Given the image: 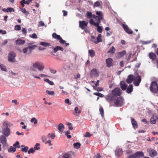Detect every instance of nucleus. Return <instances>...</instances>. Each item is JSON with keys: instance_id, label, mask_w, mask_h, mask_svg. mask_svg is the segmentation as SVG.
Instances as JSON below:
<instances>
[{"instance_id": "obj_1", "label": "nucleus", "mask_w": 158, "mask_h": 158, "mask_svg": "<svg viewBox=\"0 0 158 158\" xmlns=\"http://www.w3.org/2000/svg\"><path fill=\"white\" fill-rule=\"evenodd\" d=\"M37 69L39 71H42L44 69V66L42 62L36 61L32 64V66L30 67V70L32 72L30 73L31 76L32 77L37 79L40 80L41 79L39 76L37 72H35L36 69Z\"/></svg>"}, {"instance_id": "obj_2", "label": "nucleus", "mask_w": 158, "mask_h": 158, "mask_svg": "<svg viewBox=\"0 0 158 158\" xmlns=\"http://www.w3.org/2000/svg\"><path fill=\"white\" fill-rule=\"evenodd\" d=\"M12 125L11 123L8 121H5L3 123L2 132L4 135L8 137L10 134V130L8 127Z\"/></svg>"}, {"instance_id": "obj_3", "label": "nucleus", "mask_w": 158, "mask_h": 158, "mask_svg": "<svg viewBox=\"0 0 158 158\" xmlns=\"http://www.w3.org/2000/svg\"><path fill=\"white\" fill-rule=\"evenodd\" d=\"M88 24V22L85 21H79V27L84 30L85 33H88L89 32L87 27Z\"/></svg>"}, {"instance_id": "obj_4", "label": "nucleus", "mask_w": 158, "mask_h": 158, "mask_svg": "<svg viewBox=\"0 0 158 158\" xmlns=\"http://www.w3.org/2000/svg\"><path fill=\"white\" fill-rule=\"evenodd\" d=\"M115 100L116 101L114 102V103L116 106L121 107L124 104V99L121 97H118Z\"/></svg>"}, {"instance_id": "obj_5", "label": "nucleus", "mask_w": 158, "mask_h": 158, "mask_svg": "<svg viewBox=\"0 0 158 158\" xmlns=\"http://www.w3.org/2000/svg\"><path fill=\"white\" fill-rule=\"evenodd\" d=\"M150 90L152 92L156 93L158 91V85L155 81L151 83L150 87Z\"/></svg>"}, {"instance_id": "obj_6", "label": "nucleus", "mask_w": 158, "mask_h": 158, "mask_svg": "<svg viewBox=\"0 0 158 158\" xmlns=\"http://www.w3.org/2000/svg\"><path fill=\"white\" fill-rule=\"evenodd\" d=\"M105 99L107 101L111 104L112 102L116 99V97L111 93L107 95L105 97Z\"/></svg>"}, {"instance_id": "obj_7", "label": "nucleus", "mask_w": 158, "mask_h": 158, "mask_svg": "<svg viewBox=\"0 0 158 158\" xmlns=\"http://www.w3.org/2000/svg\"><path fill=\"white\" fill-rule=\"evenodd\" d=\"M16 55L15 52L13 51H11L8 54V60L9 61L14 62L15 61V57Z\"/></svg>"}, {"instance_id": "obj_8", "label": "nucleus", "mask_w": 158, "mask_h": 158, "mask_svg": "<svg viewBox=\"0 0 158 158\" xmlns=\"http://www.w3.org/2000/svg\"><path fill=\"white\" fill-rule=\"evenodd\" d=\"M141 77L140 76L137 75L134 76V84L136 86H138L141 82Z\"/></svg>"}, {"instance_id": "obj_9", "label": "nucleus", "mask_w": 158, "mask_h": 158, "mask_svg": "<svg viewBox=\"0 0 158 158\" xmlns=\"http://www.w3.org/2000/svg\"><path fill=\"white\" fill-rule=\"evenodd\" d=\"M121 92L122 91L119 88H116L112 91L111 93L116 97L120 96Z\"/></svg>"}, {"instance_id": "obj_10", "label": "nucleus", "mask_w": 158, "mask_h": 158, "mask_svg": "<svg viewBox=\"0 0 158 158\" xmlns=\"http://www.w3.org/2000/svg\"><path fill=\"white\" fill-rule=\"evenodd\" d=\"M123 151L122 149L117 148L115 151V156L117 157H120L122 155Z\"/></svg>"}, {"instance_id": "obj_11", "label": "nucleus", "mask_w": 158, "mask_h": 158, "mask_svg": "<svg viewBox=\"0 0 158 158\" xmlns=\"http://www.w3.org/2000/svg\"><path fill=\"white\" fill-rule=\"evenodd\" d=\"M147 151L149 153L150 156L152 157H154L157 155V152L155 150L152 149L151 148H148Z\"/></svg>"}, {"instance_id": "obj_12", "label": "nucleus", "mask_w": 158, "mask_h": 158, "mask_svg": "<svg viewBox=\"0 0 158 158\" xmlns=\"http://www.w3.org/2000/svg\"><path fill=\"white\" fill-rule=\"evenodd\" d=\"M158 119V115L156 114H154L150 119V122L152 124H155Z\"/></svg>"}, {"instance_id": "obj_13", "label": "nucleus", "mask_w": 158, "mask_h": 158, "mask_svg": "<svg viewBox=\"0 0 158 158\" xmlns=\"http://www.w3.org/2000/svg\"><path fill=\"white\" fill-rule=\"evenodd\" d=\"M0 141L4 146L7 145L6 138L5 136L4 135H2L0 136Z\"/></svg>"}, {"instance_id": "obj_14", "label": "nucleus", "mask_w": 158, "mask_h": 158, "mask_svg": "<svg viewBox=\"0 0 158 158\" xmlns=\"http://www.w3.org/2000/svg\"><path fill=\"white\" fill-rule=\"evenodd\" d=\"M97 16V20L101 23V20L103 19L102 13L101 11H97L96 12Z\"/></svg>"}, {"instance_id": "obj_15", "label": "nucleus", "mask_w": 158, "mask_h": 158, "mask_svg": "<svg viewBox=\"0 0 158 158\" xmlns=\"http://www.w3.org/2000/svg\"><path fill=\"white\" fill-rule=\"evenodd\" d=\"M123 27L125 31L129 34H132L133 33L132 30L126 24H123Z\"/></svg>"}, {"instance_id": "obj_16", "label": "nucleus", "mask_w": 158, "mask_h": 158, "mask_svg": "<svg viewBox=\"0 0 158 158\" xmlns=\"http://www.w3.org/2000/svg\"><path fill=\"white\" fill-rule=\"evenodd\" d=\"M134 76L133 75H130L127 77L126 79L127 82L130 84L132 82L134 81Z\"/></svg>"}, {"instance_id": "obj_17", "label": "nucleus", "mask_w": 158, "mask_h": 158, "mask_svg": "<svg viewBox=\"0 0 158 158\" xmlns=\"http://www.w3.org/2000/svg\"><path fill=\"white\" fill-rule=\"evenodd\" d=\"M106 66L108 67H111L112 65L113 60L111 58H108L106 60Z\"/></svg>"}, {"instance_id": "obj_18", "label": "nucleus", "mask_w": 158, "mask_h": 158, "mask_svg": "<svg viewBox=\"0 0 158 158\" xmlns=\"http://www.w3.org/2000/svg\"><path fill=\"white\" fill-rule=\"evenodd\" d=\"M23 52L24 54L28 55L30 54L31 52L28 47L24 48L23 49Z\"/></svg>"}, {"instance_id": "obj_19", "label": "nucleus", "mask_w": 158, "mask_h": 158, "mask_svg": "<svg viewBox=\"0 0 158 158\" xmlns=\"http://www.w3.org/2000/svg\"><path fill=\"white\" fill-rule=\"evenodd\" d=\"M25 43V41L21 39H18L15 41V43L17 45H21Z\"/></svg>"}, {"instance_id": "obj_20", "label": "nucleus", "mask_w": 158, "mask_h": 158, "mask_svg": "<svg viewBox=\"0 0 158 158\" xmlns=\"http://www.w3.org/2000/svg\"><path fill=\"white\" fill-rule=\"evenodd\" d=\"M120 84L121 88L123 90H126L127 88V86L125 82L121 81L120 83Z\"/></svg>"}, {"instance_id": "obj_21", "label": "nucleus", "mask_w": 158, "mask_h": 158, "mask_svg": "<svg viewBox=\"0 0 158 158\" xmlns=\"http://www.w3.org/2000/svg\"><path fill=\"white\" fill-rule=\"evenodd\" d=\"M96 21L97 22H95L93 19H90L89 21V23L91 25H93L95 26H98V23H100V22L98 20Z\"/></svg>"}, {"instance_id": "obj_22", "label": "nucleus", "mask_w": 158, "mask_h": 158, "mask_svg": "<svg viewBox=\"0 0 158 158\" xmlns=\"http://www.w3.org/2000/svg\"><path fill=\"white\" fill-rule=\"evenodd\" d=\"M131 123L133 127L135 129H136L138 127V124L134 118H131Z\"/></svg>"}, {"instance_id": "obj_23", "label": "nucleus", "mask_w": 158, "mask_h": 158, "mask_svg": "<svg viewBox=\"0 0 158 158\" xmlns=\"http://www.w3.org/2000/svg\"><path fill=\"white\" fill-rule=\"evenodd\" d=\"M50 134H48L47 136H43L42 137L41 139L43 142H46L50 137Z\"/></svg>"}, {"instance_id": "obj_24", "label": "nucleus", "mask_w": 158, "mask_h": 158, "mask_svg": "<svg viewBox=\"0 0 158 158\" xmlns=\"http://www.w3.org/2000/svg\"><path fill=\"white\" fill-rule=\"evenodd\" d=\"M133 85L132 84H130L127 88L126 92L128 94H130L133 91Z\"/></svg>"}, {"instance_id": "obj_25", "label": "nucleus", "mask_w": 158, "mask_h": 158, "mask_svg": "<svg viewBox=\"0 0 158 158\" xmlns=\"http://www.w3.org/2000/svg\"><path fill=\"white\" fill-rule=\"evenodd\" d=\"M126 54V52L125 51H123L121 52H119L117 54V57L120 58L122 57Z\"/></svg>"}, {"instance_id": "obj_26", "label": "nucleus", "mask_w": 158, "mask_h": 158, "mask_svg": "<svg viewBox=\"0 0 158 158\" xmlns=\"http://www.w3.org/2000/svg\"><path fill=\"white\" fill-rule=\"evenodd\" d=\"M63 158H71L72 155L70 152L64 153L63 155Z\"/></svg>"}, {"instance_id": "obj_27", "label": "nucleus", "mask_w": 158, "mask_h": 158, "mask_svg": "<svg viewBox=\"0 0 158 158\" xmlns=\"http://www.w3.org/2000/svg\"><path fill=\"white\" fill-rule=\"evenodd\" d=\"M135 154L137 158H139L141 156H144V154L142 152H137Z\"/></svg>"}, {"instance_id": "obj_28", "label": "nucleus", "mask_w": 158, "mask_h": 158, "mask_svg": "<svg viewBox=\"0 0 158 158\" xmlns=\"http://www.w3.org/2000/svg\"><path fill=\"white\" fill-rule=\"evenodd\" d=\"M64 128V126L62 123H60L58 125V129L61 132L63 131Z\"/></svg>"}, {"instance_id": "obj_29", "label": "nucleus", "mask_w": 158, "mask_h": 158, "mask_svg": "<svg viewBox=\"0 0 158 158\" xmlns=\"http://www.w3.org/2000/svg\"><path fill=\"white\" fill-rule=\"evenodd\" d=\"M149 56L151 59L154 60L156 58V55L153 53H150L149 54Z\"/></svg>"}, {"instance_id": "obj_30", "label": "nucleus", "mask_w": 158, "mask_h": 158, "mask_svg": "<svg viewBox=\"0 0 158 158\" xmlns=\"http://www.w3.org/2000/svg\"><path fill=\"white\" fill-rule=\"evenodd\" d=\"M40 44L45 47L50 46L51 44L45 42H41L40 43Z\"/></svg>"}, {"instance_id": "obj_31", "label": "nucleus", "mask_w": 158, "mask_h": 158, "mask_svg": "<svg viewBox=\"0 0 158 158\" xmlns=\"http://www.w3.org/2000/svg\"><path fill=\"white\" fill-rule=\"evenodd\" d=\"M52 36L53 38L56 39L57 40H59L61 38V37L59 35H58L56 33H53L52 35Z\"/></svg>"}, {"instance_id": "obj_32", "label": "nucleus", "mask_w": 158, "mask_h": 158, "mask_svg": "<svg viewBox=\"0 0 158 158\" xmlns=\"http://www.w3.org/2000/svg\"><path fill=\"white\" fill-rule=\"evenodd\" d=\"M115 49L114 47H112L108 51V53L114 54L115 52Z\"/></svg>"}, {"instance_id": "obj_33", "label": "nucleus", "mask_w": 158, "mask_h": 158, "mask_svg": "<svg viewBox=\"0 0 158 158\" xmlns=\"http://www.w3.org/2000/svg\"><path fill=\"white\" fill-rule=\"evenodd\" d=\"M100 23H98V26H95L97 28V31L100 33H101L102 32V26H99V24Z\"/></svg>"}, {"instance_id": "obj_34", "label": "nucleus", "mask_w": 158, "mask_h": 158, "mask_svg": "<svg viewBox=\"0 0 158 158\" xmlns=\"http://www.w3.org/2000/svg\"><path fill=\"white\" fill-rule=\"evenodd\" d=\"M99 111L101 115L102 118H104V110L103 107L102 106H101L99 108Z\"/></svg>"}, {"instance_id": "obj_35", "label": "nucleus", "mask_w": 158, "mask_h": 158, "mask_svg": "<svg viewBox=\"0 0 158 158\" xmlns=\"http://www.w3.org/2000/svg\"><path fill=\"white\" fill-rule=\"evenodd\" d=\"M89 53L91 57H93L95 56V52L94 50H89Z\"/></svg>"}, {"instance_id": "obj_36", "label": "nucleus", "mask_w": 158, "mask_h": 158, "mask_svg": "<svg viewBox=\"0 0 158 158\" xmlns=\"http://www.w3.org/2000/svg\"><path fill=\"white\" fill-rule=\"evenodd\" d=\"M44 81L48 83L49 84L51 85H54L53 82L52 81H50L49 79L45 78L44 79Z\"/></svg>"}, {"instance_id": "obj_37", "label": "nucleus", "mask_w": 158, "mask_h": 158, "mask_svg": "<svg viewBox=\"0 0 158 158\" xmlns=\"http://www.w3.org/2000/svg\"><path fill=\"white\" fill-rule=\"evenodd\" d=\"M46 93L47 94L49 95L53 96L55 94V93L53 91H50L48 90H46L45 91Z\"/></svg>"}, {"instance_id": "obj_38", "label": "nucleus", "mask_w": 158, "mask_h": 158, "mask_svg": "<svg viewBox=\"0 0 158 158\" xmlns=\"http://www.w3.org/2000/svg\"><path fill=\"white\" fill-rule=\"evenodd\" d=\"M97 43L99 42H101L102 41V35L101 34H99L98 35L97 38Z\"/></svg>"}, {"instance_id": "obj_39", "label": "nucleus", "mask_w": 158, "mask_h": 158, "mask_svg": "<svg viewBox=\"0 0 158 158\" xmlns=\"http://www.w3.org/2000/svg\"><path fill=\"white\" fill-rule=\"evenodd\" d=\"M16 151V148L12 146L10 147V148L8 149V152H15Z\"/></svg>"}, {"instance_id": "obj_40", "label": "nucleus", "mask_w": 158, "mask_h": 158, "mask_svg": "<svg viewBox=\"0 0 158 158\" xmlns=\"http://www.w3.org/2000/svg\"><path fill=\"white\" fill-rule=\"evenodd\" d=\"M92 14L91 12L89 11L86 13V17L88 19H90L92 18Z\"/></svg>"}, {"instance_id": "obj_41", "label": "nucleus", "mask_w": 158, "mask_h": 158, "mask_svg": "<svg viewBox=\"0 0 158 158\" xmlns=\"http://www.w3.org/2000/svg\"><path fill=\"white\" fill-rule=\"evenodd\" d=\"M81 144L79 143H76L73 144V146L74 148L76 149H78L80 148Z\"/></svg>"}, {"instance_id": "obj_42", "label": "nucleus", "mask_w": 158, "mask_h": 158, "mask_svg": "<svg viewBox=\"0 0 158 158\" xmlns=\"http://www.w3.org/2000/svg\"><path fill=\"white\" fill-rule=\"evenodd\" d=\"M40 144L39 143H36L35 144V145L34 147V148L35 150H38L40 149Z\"/></svg>"}, {"instance_id": "obj_43", "label": "nucleus", "mask_w": 158, "mask_h": 158, "mask_svg": "<svg viewBox=\"0 0 158 158\" xmlns=\"http://www.w3.org/2000/svg\"><path fill=\"white\" fill-rule=\"evenodd\" d=\"M0 68L1 69L4 71L5 72H7V70L6 68V67L5 66H4L3 64H2V65H0Z\"/></svg>"}, {"instance_id": "obj_44", "label": "nucleus", "mask_w": 158, "mask_h": 158, "mask_svg": "<svg viewBox=\"0 0 158 158\" xmlns=\"http://www.w3.org/2000/svg\"><path fill=\"white\" fill-rule=\"evenodd\" d=\"M94 94L100 97H104V95L102 94L99 93H94Z\"/></svg>"}, {"instance_id": "obj_45", "label": "nucleus", "mask_w": 158, "mask_h": 158, "mask_svg": "<svg viewBox=\"0 0 158 158\" xmlns=\"http://www.w3.org/2000/svg\"><path fill=\"white\" fill-rule=\"evenodd\" d=\"M31 122L32 123H33L34 124H36L37 123V119L34 117H33L31 119Z\"/></svg>"}, {"instance_id": "obj_46", "label": "nucleus", "mask_w": 158, "mask_h": 158, "mask_svg": "<svg viewBox=\"0 0 158 158\" xmlns=\"http://www.w3.org/2000/svg\"><path fill=\"white\" fill-rule=\"evenodd\" d=\"M94 88L98 91H101L103 90V88L101 87L94 86Z\"/></svg>"}, {"instance_id": "obj_47", "label": "nucleus", "mask_w": 158, "mask_h": 158, "mask_svg": "<svg viewBox=\"0 0 158 158\" xmlns=\"http://www.w3.org/2000/svg\"><path fill=\"white\" fill-rule=\"evenodd\" d=\"M29 37L33 39H37L38 38L37 35L35 33L31 35H30Z\"/></svg>"}, {"instance_id": "obj_48", "label": "nucleus", "mask_w": 158, "mask_h": 158, "mask_svg": "<svg viewBox=\"0 0 158 158\" xmlns=\"http://www.w3.org/2000/svg\"><path fill=\"white\" fill-rule=\"evenodd\" d=\"M36 47L37 46L36 45H33L28 46V48L30 49L31 52L33 50H34Z\"/></svg>"}, {"instance_id": "obj_49", "label": "nucleus", "mask_w": 158, "mask_h": 158, "mask_svg": "<svg viewBox=\"0 0 158 158\" xmlns=\"http://www.w3.org/2000/svg\"><path fill=\"white\" fill-rule=\"evenodd\" d=\"M35 150L33 148H30L28 151V154H29L30 153H33L35 152Z\"/></svg>"}, {"instance_id": "obj_50", "label": "nucleus", "mask_w": 158, "mask_h": 158, "mask_svg": "<svg viewBox=\"0 0 158 158\" xmlns=\"http://www.w3.org/2000/svg\"><path fill=\"white\" fill-rule=\"evenodd\" d=\"M21 26L19 25H16L15 27V29L16 31H20L21 30Z\"/></svg>"}, {"instance_id": "obj_51", "label": "nucleus", "mask_w": 158, "mask_h": 158, "mask_svg": "<svg viewBox=\"0 0 158 158\" xmlns=\"http://www.w3.org/2000/svg\"><path fill=\"white\" fill-rule=\"evenodd\" d=\"M74 110L76 113L80 114L81 112V110H78V108L77 107H76L74 109Z\"/></svg>"}, {"instance_id": "obj_52", "label": "nucleus", "mask_w": 158, "mask_h": 158, "mask_svg": "<svg viewBox=\"0 0 158 158\" xmlns=\"http://www.w3.org/2000/svg\"><path fill=\"white\" fill-rule=\"evenodd\" d=\"M14 11H15V10H14V9L11 7L7 8L6 9V12H14Z\"/></svg>"}, {"instance_id": "obj_53", "label": "nucleus", "mask_w": 158, "mask_h": 158, "mask_svg": "<svg viewBox=\"0 0 158 158\" xmlns=\"http://www.w3.org/2000/svg\"><path fill=\"white\" fill-rule=\"evenodd\" d=\"M13 146L15 147H17L18 148H19L20 147V146L19 145V142L18 141H16L13 144Z\"/></svg>"}, {"instance_id": "obj_54", "label": "nucleus", "mask_w": 158, "mask_h": 158, "mask_svg": "<svg viewBox=\"0 0 158 158\" xmlns=\"http://www.w3.org/2000/svg\"><path fill=\"white\" fill-rule=\"evenodd\" d=\"M28 148H29L28 147H27V146L25 147L24 148H22L21 149V151L22 152H27Z\"/></svg>"}, {"instance_id": "obj_55", "label": "nucleus", "mask_w": 158, "mask_h": 158, "mask_svg": "<svg viewBox=\"0 0 158 158\" xmlns=\"http://www.w3.org/2000/svg\"><path fill=\"white\" fill-rule=\"evenodd\" d=\"M100 5V2L98 1H97L95 2L93 5L94 7L95 8V7H98Z\"/></svg>"}, {"instance_id": "obj_56", "label": "nucleus", "mask_w": 158, "mask_h": 158, "mask_svg": "<svg viewBox=\"0 0 158 158\" xmlns=\"http://www.w3.org/2000/svg\"><path fill=\"white\" fill-rule=\"evenodd\" d=\"M21 11L23 13L26 14V15H28L29 14V13L27 11L26 9L25 8L21 9Z\"/></svg>"}, {"instance_id": "obj_57", "label": "nucleus", "mask_w": 158, "mask_h": 158, "mask_svg": "<svg viewBox=\"0 0 158 158\" xmlns=\"http://www.w3.org/2000/svg\"><path fill=\"white\" fill-rule=\"evenodd\" d=\"M91 72L92 74L95 75L97 73V69H93L91 70Z\"/></svg>"}, {"instance_id": "obj_58", "label": "nucleus", "mask_w": 158, "mask_h": 158, "mask_svg": "<svg viewBox=\"0 0 158 158\" xmlns=\"http://www.w3.org/2000/svg\"><path fill=\"white\" fill-rule=\"evenodd\" d=\"M52 48L53 49V52L54 53H56L58 51V46L56 47L55 48H53V47H52Z\"/></svg>"}, {"instance_id": "obj_59", "label": "nucleus", "mask_w": 158, "mask_h": 158, "mask_svg": "<svg viewBox=\"0 0 158 158\" xmlns=\"http://www.w3.org/2000/svg\"><path fill=\"white\" fill-rule=\"evenodd\" d=\"M131 52H130L128 53L127 54V60L128 61L129 60H130V59L131 58Z\"/></svg>"}, {"instance_id": "obj_60", "label": "nucleus", "mask_w": 158, "mask_h": 158, "mask_svg": "<svg viewBox=\"0 0 158 158\" xmlns=\"http://www.w3.org/2000/svg\"><path fill=\"white\" fill-rule=\"evenodd\" d=\"M91 41L94 42L95 44H97V41H96L95 37L94 36H91Z\"/></svg>"}, {"instance_id": "obj_61", "label": "nucleus", "mask_w": 158, "mask_h": 158, "mask_svg": "<svg viewBox=\"0 0 158 158\" xmlns=\"http://www.w3.org/2000/svg\"><path fill=\"white\" fill-rule=\"evenodd\" d=\"M22 31L23 33L26 35L27 34V30L25 28L23 27L22 29Z\"/></svg>"}, {"instance_id": "obj_62", "label": "nucleus", "mask_w": 158, "mask_h": 158, "mask_svg": "<svg viewBox=\"0 0 158 158\" xmlns=\"http://www.w3.org/2000/svg\"><path fill=\"white\" fill-rule=\"evenodd\" d=\"M59 41L60 44H64L65 43V41L64 40H63L61 37V38L59 40Z\"/></svg>"}, {"instance_id": "obj_63", "label": "nucleus", "mask_w": 158, "mask_h": 158, "mask_svg": "<svg viewBox=\"0 0 158 158\" xmlns=\"http://www.w3.org/2000/svg\"><path fill=\"white\" fill-rule=\"evenodd\" d=\"M39 77H48V76L47 75H46L45 74H39Z\"/></svg>"}, {"instance_id": "obj_64", "label": "nucleus", "mask_w": 158, "mask_h": 158, "mask_svg": "<svg viewBox=\"0 0 158 158\" xmlns=\"http://www.w3.org/2000/svg\"><path fill=\"white\" fill-rule=\"evenodd\" d=\"M94 158H102V157L99 154H98L95 156Z\"/></svg>"}]
</instances>
